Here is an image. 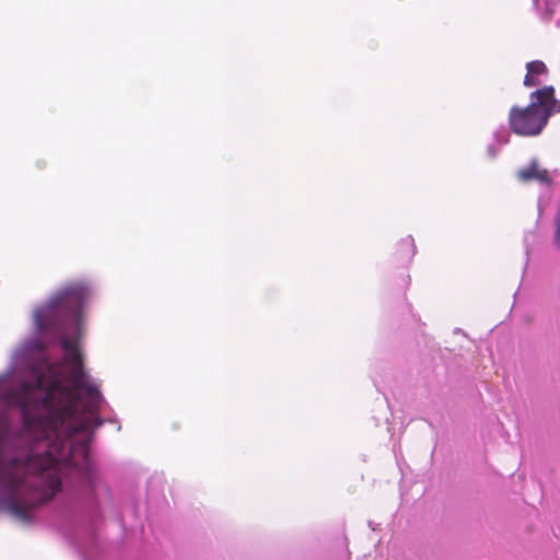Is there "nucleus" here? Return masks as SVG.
<instances>
[{
    "label": "nucleus",
    "mask_w": 560,
    "mask_h": 560,
    "mask_svg": "<svg viewBox=\"0 0 560 560\" xmlns=\"http://www.w3.org/2000/svg\"><path fill=\"white\" fill-rule=\"evenodd\" d=\"M61 347L67 352L71 387L59 381L46 386L39 376L35 382H23L7 393V402L22 411V438L32 443L26 467L32 470L38 488L39 503L50 501L61 490L57 466L71 456L70 438L91 428L102 404V394L89 383L82 354L63 337Z\"/></svg>",
    "instance_id": "1"
},
{
    "label": "nucleus",
    "mask_w": 560,
    "mask_h": 560,
    "mask_svg": "<svg viewBox=\"0 0 560 560\" xmlns=\"http://www.w3.org/2000/svg\"><path fill=\"white\" fill-rule=\"evenodd\" d=\"M560 113V100L552 85H544L529 94L527 105H513L509 109L508 126L518 137L539 136L551 116Z\"/></svg>",
    "instance_id": "2"
},
{
    "label": "nucleus",
    "mask_w": 560,
    "mask_h": 560,
    "mask_svg": "<svg viewBox=\"0 0 560 560\" xmlns=\"http://www.w3.org/2000/svg\"><path fill=\"white\" fill-rule=\"evenodd\" d=\"M88 296L89 291L81 283L69 284L55 293L46 305L36 308L33 313L37 330L62 334L68 322L73 320L79 324L82 306Z\"/></svg>",
    "instance_id": "3"
},
{
    "label": "nucleus",
    "mask_w": 560,
    "mask_h": 560,
    "mask_svg": "<svg viewBox=\"0 0 560 560\" xmlns=\"http://www.w3.org/2000/svg\"><path fill=\"white\" fill-rule=\"evenodd\" d=\"M548 74V68L541 60H533L526 63V74L523 84L526 88L539 86L542 78Z\"/></svg>",
    "instance_id": "4"
},
{
    "label": "nucleus",
    "mask_w": 560,
    "mask_h": 560,
    "mask_svg": "<svg viewBox=\"0 0 560 560\" xmlns=\"http://www.w3.org/2000/svg\"><path fill=\"white\" fill-rule=\"evenodd\" d=\"M518 177L524 182L536 179L548 183L550 180L547 170H540L537 163H532L528 167L520 170Z\"/></svg>",
    "instance_id": "5"
},
{
    "label": "nucleus",
    "mask_w": 560,
    "mask_h": 560,
    "mask_svg": "<svg viewBox=\"0 0 560 560\" xmlns=\"http://www.w3.org/2000/svg\"><path fill=\"white\" fill-rule=\"evenodd\" d=\"M555 225H556V234H555V244L560 247V206L557 211L556 218H555Z\"/></svg>",
    "instance_id": "6"
}]
</instances>
